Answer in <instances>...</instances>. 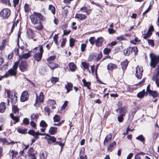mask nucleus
I'll return each instance as SVG.
<instances>
[{"label":"nucleus","mask_w":159,"mask_h":159,"mask_svg":"<svg viewBox=\"0 0 159 159\" xmlns=\"http://www.w3.org/2000/svg\"><path fill=\"white\" fill-rule=\"evenodd\" d=\"M34 14L30 16L32 23L34 24H37L40 23L41 20H43V16L40 13L34 12Z\"/></svg>","instance_id":"f257e3e1"},{"label":"nucleus","mask_w":159,"mask_h":159,"mask_svg":"<svg viewBox=\"0 0 159 159\" xmlns=\"http://www.w3.org/2000/svg\"><path fill=\"white\" fill-rule=\"evenodd\" d=\"M19 63V61H16L15 63L12 68L9 69L4 75L5 78L16 75L17 73V70Z\"/></svg>","instance_id":"f03ea898"},{"label":"nucleus","mask_w":159,"mask_h":159,"mask_svg":"<svg viewBox=\"0 0 159 159\" xmlns=\"http://www.w3.org/2000/svg\"><path fill=\"white\" fill-rule=\"evenodd\" d=\"M150 58V65L152 68H155L159 62V56L155 55L152 53L149 54Z\"/></svg>","instance_id":"7ed1b4c3"},{"label":"nucleus","mask_w":159,"mask_h":159,"mask_svg":"<svg viewBox=\"0 0 159 159\" xmlns=\"http://www.w3.org/2000/svg\"><path fill=\"white\" fill-rule=\"evenodd\" d=\"M7 94L8 98H11V102L13 104H15L17 102V97L16 95L17 93L14 92H13L11 93L10 91L7 90Z\"/></svg>","instance_id":"20e7f679"},{"label":"nucleus","mask_w":159,"mask_h":159,"mask_svg":"<svg viewBox=\"0 0 159 159\" xmlns=\"http://www.w3.org/2000/svg\"><path fill=\"white\" fill-rule=\"evenodd\" d=\"M39 50V52L36 53L33 56L34 59L38 62L39 61L41 60L42 57L43 53V47L42 46H40Z\"/></svg>","instance_id":"39448f33"},{"label":"nucleus","mask_w":159,"mask_h":159,"mask_svg":"<svg viewBox=\"0 0 159 159\" xmlns=\"http://www.w3.org/2000/svg\"><path fill=\"white\" fill-rule=\"evenodd\" d=\"M11 14V10L9 9L5 8L0 12V16L4 19H7Z\"/></svg>","instance_id":"423d86ee"},{"label":"nucleus","mask_w":159,"mask_h":159,"mask_svg":"<svg viewBox=\"0 0 159 159\" xmlns=\"http://www.w3.org/2000/svg\"><path fill=\"white\" fill-rule=\"evenodd\" d=\"M143 70L142 67L138 66L136 68L135 75L136 77L139 79L141 78Z\"/></svg>","instance_id":"0eeeda50"},{"label":"nucleus","mask_w":159,"mask_h":159,"mask_svg":"<svg viewBox=\"0 0 159 159\" xmlns=\"http://www.w3.org/2000/svg\"><path fill=\"white\" fill-rule=\"evenodd\" d=\"M36 99L35 103L34 104V105L35 106L36 103L38 102L40 103L41 102H43L44 99V95L43 93L42 92H41L39 94L38 97L37 94L36 93Z\"/></svg>","instance_id":"6e6552de"},{"label":"nucleus","mask_w":159,"mask_h":159,"mask_svg":"<svg viewBox=\"0 0 159 159\" xmlns=\"http://www.w3.org/2000/svg\"><path fill=\"white\" fill-rule=\"evenodd\" d=\"M28 67L27 63L26 61H22L19 64V67L22 72H25L27 70Z\"/></svg>","instance_id":"1a4fd4ad"},{"label":"nucleus","mask_w":159,"mask_h":159,"mask_svg":"<svg viewBox=\"0 0 159 159\" xmlns=\"http://www.w3.org/2000/svg\"><path fill=\"white\" fill-rule=\"evenodd\" d=\"M28 155L31 159H36L35 156V153L33 148H29L27 152Z\"/></svg>","instance_id":"9d476101"},{"label":"nucleus","mask_w":159,"mask_h":159,"mask_svg":"<svg viewBox=\"0 0 159 159\" xmlns=\"http://www.w3.org/2000/svg\"><path fill=\"white\" fill-rule=\"evenodd\" d=\"M26 36L29 39H32L34 37V31L30 28H28L26 30Z\"/></svg>","instance_id":"9b49d317"},{"label":"nucleus","mask_w":159,"mask_h":159,"mask_svg":"<svg viewBox=\"0 0 159 159\" xmlns=\"http://www.w3.org/2000/svg\"><path fill=\"white\" fill-rule=\"evenodd\" d=\"M45 139H47L49 144L54 143L56 140V138L54 136H51L48 134H45Z\"/></svg>","instance_id":"f8f14e48"},{"label":"nucleus","mask_w":159,"mask_h":159,"mask_svg":"<svg viewBox=\"0 0 159 159\" xmlns=\"http://www.w3.org/2000/svg\"><path fill=\"white\" fill-rule=\"evenodd\" d=\"M29 97V94L27 92L25 91L23 92L21 95L20 100L21 101L24 102L28 100Z\"/></svg>","instance_id":"ddd939ff"},{"label":"nucleus","mask_w":159,"mask_h":159,"mask_svg":"<svg viewBox=\"0 0 159 159\" xmlns=\"http://www.w3.org/2000/svg\"><path fill=\"white\" fill-rule=\"evenodd\" d=\"M103 42V39L102 37H98L95 41V45L97 46L101 47Z\"/></svg>","instance_id":"4468645a"},{"label":"nucleus","mask_w":159,"mask_h":159,"mask_svg":"<svg viewBox=\"0 0 159 159\" xmlns=\"http://www.w3.org/2000/svg\"><path fill=\"white\" fill-rule=\"evenodd\" d=\"M82 65V67L83 68V70H87V71L89 73H91V71L89 70V63H88L86 62H82L81 63Z\"/></svg>","instance_id":"2eb2a0df"},{"label":"nucleus","mask_w":159,"mask_h":159,"mask_svg":"<svg viewBox=\"0 0 159 159\" xmlns=\"http://www.w3.org/2000/svg\"><path fill=\"white\" fill-rule=\"evenodd\" d=\"M73 85L70 82H67V84L65 85V88L67 90L66 93H68L70 91L72 90Z\"/></svg>","instance_id":"dca6fc26"},{"label":"nucleus","mask_w":159,"mask_h":159,"mask_svg":"<svg viewBox=\"0 0 159 159\" xmlns=\"http://www.w3.org/2000/svg\"><path fill=\"white\" fill-rule=\"evenodd\" d=\"M86 17V15L82 14H76L75 16V18L79 19L81 20H84Z\"/></svg>","instance_id":"f3484780"},{"label":"nucleus","mask_w":159,"mask_h":159,"mask_svg":"<svg viewBox=\"0 0 159 159\" xmlns=\"http://www.w3.org/2000/svg\"><path fill=\"white\" fill-rule=\"evenodd\" d=\"M145 153L143 152H140L135 156L134 159H143Z\"/></svg>","instance_id":"a211bd4d"},{"label":"nucleus","mask_w":159,"mask_h":159,"mask_svg":"<svg viewBox=\"0 0 159 159\" xmlns=\"http://www.w3.org/2000/svg\"><path fill=\"white\" fill-rule=\"evenodd\" d=\"M112 136V135L111 134H109L106 136L103 142V144L104 145H106V143H107L109 142H110L111 141Z\"/></svg>","instance_id":"6ab92c4d"},{"label":"nucleus","mask_w":159,"mask_h":159,"mask_svg":"<svg viewBox=\"0 0 159 159\" xmlns=\"http://www.w3.org/2000/svg\"><path fill=\"white\" fill-rule=\"evenodd\" d=\"M80 159H87V156L84 154V149H82L80 153Z\"/></svg>","instance_id":"aec40b11"},{"label":"nucleus","mask_w":159,"mask_h":159,"mask_svg":"<svg viewBox=\"0 0 159 159\" xmlns=\"http://www.w3.org/2000/svg\"><path fill=\"white\" fill-rule=\"evenodd\" d=\"M6 109L5 103L2 102L0 103V112L2 113L4 112Z\"/></svg>","instance_id":"412c9836"},{"label":"nucleus","mask_w":159,"mask_h":159,"mask_svg":"<svg viewBox=\"0 0 159 159\" xmlns=\"http://www.w3.org/2000/svg\"><path fill=\"white\" fill-rule=\"evenodd\" d=\"M117 66L115 64L110 63L107 66V69L109 70H112L114 69H116Z\"/></svg>","instance_id":"4be33fe9"},{"label":"nucleus","mask_w":159,"mask_h":159,"mask_svg":"<svg viewBox=\"0 0 159 159\" xmlns=\"http://www.w3.org/2000/svg\"><path fill=\"white\" fill-rule=\"evenodd\" d=\"M19 56L20 59H22V58L27 59L30 57L31 55L30 53H27L24 54L22 55H20Z\"/></svg>","instance_id":"5701e85b"},{"label":"nucleus","mask_w":159,"mask_h":159,"mask_svg":"<svg viewBox=\"0 0 159 159\" xmlns=\"http://www.w3.org/2000/svg\"><path fill=\"white\" fill-rule=\"evenodd\" d=\"M119 112L121 114L120 115L124 116L125 114L127 112V108L124 107L120 108L119 109Z\"/></svg>","instance_id":"b1692460"},{"label":"nucleus","mask_w":159,"mask_h":159,"mask_svg":"<svg viewBox=\"0 0 159 159\" xmlns=\"http://www.w3.org/2000/svg\"><path fill=\"white\" fill-rule=\"evenodd\" d=\"M148 93L154 97H157L158 95L157 92L155 91L149 90H148Z\"/></svg>","instance_id":"393cba45"},{"label":"nucleus","mask_w":159,"mask_h":159,"mask_svg":"<svg viewBox=\"0 0 159 159\" xmlns=\"http://www.w3.org/2000/svg\"><path fill=\"white\" fill-rule=\"evenodd\" d=\"M69 68L70 70L74 71L75 70L76 68V66L75 64L73 62L70 63L69 64Z\"/></svg>","instance_id":"a878e982"},{"label":"nucleus","mask_w":159,"mask_h":159,"mask_svg":"<svg viewBox=\"0 0 159 159\" xmlns=\"http://www.w3.org/2000/svg\"><path fill=\"white\" fill-rule=\"evenodd\" d=\"M116 142L114 141L110 143L109 146L107 148V150L108 151H111L112 149L114 148V146L116 145Z\"/></svg>","instance_id":"bb28decb"},{"label":"nucleus","mask_w":159,"mask_h":159,"mask_svg":"<svg viewBox=\"0 0 159 159\" xmlns=\"http://www.w3.org/2000/svg\"><path fill=\"white\" fill-rule=\"evenodd\" d=\"M57 127H51L49 130V132L52 135L54 134L57 132Z\"/></svg>","instance_id":"cd10ccee"},{"label":"nucleus","mask_w":159,"mask_h":159,"mask_svg":"<svg viewBox=\"0 0 159 159\" xmlns=\"http://www.w3.org/2000/svg\"><path fill=\"white\" fill-rule=\"evenodd\" d=\"M82 82L85 87H86L87 88L89 89H90V88L89 87L91 84L90 82H87L86 80L85 79H83L82 80Z\"/></svg>","instance_id":"c85d7f7f"},{"label":"nucleus","mask_w":159,"mask_h":159,"mask_svg":"<svg viewBox=\"0 0 159 159\" xmlns=\"http://www.w3.org/2000/svg\"><path fill=\"white\" fill-rule=\"evenodd\" d=\"M128 65V62L127 61H123L121 64V68L123 70H125Z\"/></svg>","instance_id":"c756f323"},{"label":"nucleus","mask_w":159,"mask_h":159,"mask_svg":"<svg viewBox=\"0 0 159 159\" xmlns=\"http://www.w3.org/2000/svg\"><path fill=\"white\" fill-rule=\"evenodd\" d=\"M25 48L24 46H22L21 47H20L19 48H16L15 49L14 52L16 55L18 56L19 55V52L20 51V49L21 51L23 50Z\"/></svg>","instance_id":"7c9ffc66"},{"label":"nucleus","mask_w":159,"mask_h":159,"mask_svg":"<svg viewBox=\"0 0 159 159\" xmlns=\"http://www.w3.org/2000/svg\"><path fill=\"white\" fill-rule=\"evenodd\" d=\"M12 109L14 114H18L19 109L17 106L15 105H13L12 107Z\"/></svg>","instance_id":"2f4dec72"},{"label":"nucleus","mask_w":159,"mask_h":159,"mask_svg":"<svg viewBox=\"0 0 159 159\" xmlns=\"http://www.w3.org/2000/svg\"><path fill=\"white\" fill-rule=\"evenodd\" d=\"M10 152L12 154V158L11 159H13V158L16 157L18 153L17 152L13 150H11Z\"/></svg>","instance_id":"473e14b6"},{"label":"nucleus","mask_w":159,"mask_h":159,"mask_svg":"<svg viewBox=\"0 0 159 159\" xmlns=\"http://www.w3.org/2000/svg\"><path fill=\"white\" fill-rule=\"evenodd\" d=\"M56 58L55 56H52L50 57L48 59H47V62L48 63H50L52 62V61Z\"/></svg>","instance_id":"72a5a7b5"},{"label":"nucleus","mask_w":159,"mask_h":159,"mask_svg":"<svg viewBox=\"0 0 159 159\" xmlns=\"http://www.w3.org/2000/svg\"><path fill=\"white\" fill-rule=\"evenodd\" d=\"M48 66L52 70L54 69L57 67V65L55 64L54 63H48Z\"/></svg>","instance_id":"f704fd0d"},{"label":"nucleus","mask_w":159,"mask_h":159,"mask_svg":"<svg viewBox=\"0 0 159 159\" xmlns=\"http://www.w3.org/2000/svg\"><path fill=\"white\" fill-rule=\"evenodd\" d=\"M145 93V90L144 89L138 93L137 94V97L140 98H142L144 97Z\"/></svg>","instance_id":"c9c22d12"},{"label":"nucleus","mask_w":159,"mask_h":159,"mask_svg":"<svg viewBox=\"0 0 159 159\" xmlns=\"http://www.w3.org/2000/svg\"><path fill=\"white\" fill-rule=\"evenodd\" d=\"M38 25L34 26L35 28L38 30H41L43 29V26L41 24V22L40 23H38Z\"/></svg>","instance_id":"e433bc0d"},{"label":"nucleus","mask_w":159,"mask_h":159,"mask_svg":"<svg viewBox=\"0 0 159 159\" xmlns=\"http://www.w3.org/2000/svg\"><path fill=\"white\" fill-rule=\"evenodd\" d=\"M10 115L11 118L13 120L15 121V122H14V124L18 122L19 121V119L17 117L14 116L13 114H10Z\"/></svg>","instance_id":"4c0bfd02"},{"label":"nucleus","mask_w":159,"mask_h":159,"mask_svg":"<svg viewBox=\"0 0 159 159\" xmlns=\"http://www.w3.org/2000/svg\"><path fill=\"white\" fill-rule=\"evenodd\" d=\"M50 80L52 84L56 83L58 80V79L56 77H52L50 79Z\"/></svg>","instance_id":"58836bf2"},{"label":"nucleus","mask_w":159,"mask_h":159,"mask_svg":"<svg viewBox=\"0 0 159 159\" xmlns=\"http://www.w3.org/2000/svg\"><path fill=\"white\" fill-rule=\"evenodd\" d=\"M54 121V122H58L60 121V116L57 115H55L53 117Z\"/></svg>","instance_id":"ea45409f"},{"label":"nucleus","mask_w":159,"mask_h":159,"mask_svg":"<svg viewBox=\"0 0 159 159\" xmlns=\"http://www.w3.org/2000/svg\"><path fill=\"white\" fill-rule=\"evenodd\" d=\"M49 9L51 10L53 14H55V9L54 6L52 5H50L49 6Z\"/></svg>","instance_id":"a19ab883"},{"label":"nucleus","mask_w":159,"mask_h":159,"mask_svg":"<svg viewBox=\"0 0 159 159\" xmlns=\"http://www.w3.org/2000/svg\"><path fill=\"white\" fill-rule=\"evenodd\" d=\"M159 69H156V72L154 74L152 78H159Z\"/></svg>","instance_id":"79ce46f5"},{"label":"nucleus","mask_w":159,"mask_h":159,"mask_svg":"<svg viewBox=\"0 0 159 159\" xmlns=\"http://www.w3.org/2000/svg\"><path fill=\"white\" fill-rule=\"evenodd\" d=\"M64 9L63 11L64 13L66 15L68 12V10L70 8V7L68 6H65L62 8Z\"/></svg>","instance_id":"37998d69"},{"label":"nucleus","mask_w":159,"mask_h":159,"mask_svg":"<svg viewBox=\"0 0 159 159\" xmlns=\"http://www.w3.org/2000/svg\"><path fill=\"white\" fill-rule=\"evenodd\" d=\"M152 80L155 81L157 87L159 88V78H152Z\"/></svg>","instance_id":"c03bdc74"},{"label":"nucleus","mask_w":159,"mask_h":159,"mask_svg":"<svg viewBox=\"0 0 159 159\" xmlns=\"http://www.w3.org/2000/svg\"><path fill=\"white\" fill-rule=\"evenodd\" d=\"M40 126L43 128L46 127L48 126L47 124L44 120H42L40 123Z\"/></svg>","instance_id":"a18cd8bd"},{"label":"nucleus","mask_w":159,"mask_h":159,"mask_svg":"<svg viewBox=\"0 0 159 159\" xmlns=\"http://www.w3.org/2000/svg\"><path fill=\"white\" fill-rule=\"evenodd\" d=\"M40 157L41 159H46L47 157V155L45 153L43 152L40 154Z\"/></svg>","instance_id":"49530a36"},{"label":"nucleus","mask_w":159,"mask_h":159,"mask_svg":"<svg viewBox=\"0 0 159 159\" xmlns=\"http://www.w3.org/2000/svg\"><path fill=\"white\" fill-rule=\"evenodd\" d=\"M17 131L19 133L21 134H25L26 133L27 129H21L18 128L17 129Z\"/></svg>","instance_id":"de8ad7c7"},{"label":"nucleus","mask_w":159,"mask_h":159,"mask_svg":"<svg viewBox=\"0 0 159 159\" xmlns=\"http://www.w3.org/2000/svg\"><path fill=\"white\" fill-rule=\"evenodd\" d=\"M96 40L94 37H91L89 39V41L90 43L92 45H93L94 43L95 42Z\"/></svg>","instance_id":"09e8293b"},{"label":"nucleus","mask_w":159,"mask_h":159,"mask_svg":"<svg viewBox=\"0 0 159 159\" xmlns=\"http://www.w3.org/2000/svg\"><path fill=\"white\" fill-rule=\"evenodd\" d=\"M39 117V115L38 114H36L35 115H31L30 116V118L32 120H36Z\"/></svg>","instance_id":"8fccbe9b"},{"label":"nucleus","mask_w":159,"mask_h":159,"mask_svg":"<svg viewBox=\"0 0 159 159\" xmlns=\"http://www.w3.org/2000/svg\"><path fill=\"white\" fill-rule=\"evenodd\" d=\"M111 49L107 48H105L104 49L103 53L105 54H108L111 51Z\"/></svg>","instance_id":"3c124183"},{"label":"nucleus","mask_w":159,"mask_h":159,"mask_svg":"<svg viewBox=\"0 0 159 159\" xmlns=\"http://www.w3.org/2000/svg\"><path fill=\"white\" fill-rule=\"evenodd\" d=\"M75 40L73 38H70V47H73L74 45Z\"/></svg>","instance_id":"603ef678"},{"label":"nucleus","mask_w":159,"mask_h":159,"mask_svg":"<svg viewBox=\"0 0 159 159\" xmlns=\"http://www.w3.org/2000/svg\"><path fill=\"white\" fill-rule=\"evenodd\" d=\"M28 133L29 134L33 135L35 138V136H36V134H35V131L33 130H30L28 131Z\"/></svg>","instance_id":"864d4df0"},{"label":"nucleus","mask_w":159,"mask_h":159,"mask_svg":"<svg viewBox=\"0 0 159 159\" xmlns=\"http://www.w3.org/2000/svg\"><path fill=\"white\" fill-rule=\"evenodd\" d=\"M152 33L151 32H147V33L143 36V38L145 39L149 38L152 34Z\"/></svg>","instance_id":"5fc2aeb1"},{"label":"nucleus","mask_w":159,"mask_h":159,"mask_svg":"<svg viewBox=\"0 0 159 159\" xmlns=\"http://www.w3.org/2000/svg\"><path fill=\"white\" fill-rule=\"evenodd\" d=\"M80 11L83 12L87 13L88 10L86 7H83L80 8Z\"/></svg>","instance_id":"6e6d98bb"},{"label":"nucleus","mask_w":159,"mask_h":159,"mask_svg":"<svg viewBox=\"0 0 159 159\" xmlns=\"http://www.w3.org/2000/svg\"><path fill=\"white\" fill-rule=\"evenodd\" d=\"M102 57V54L101 52H99L98 55V56L96 59L97 61H99Z\"/></svg>","instance_id":"4d7b16f0"},{"label":"nucleus","mask_w":159,"mask_h":159,"mask_svg":"<svg viewBox=\"0 0 159 159\" xmlns=\"http://www.w3.org/2000/svg\"><path fill=\"white\" fill-rule=\"evenodd\" d=\"M86 47V44L85 43H82L81 46V50L82 52H84L85 50Z\"/></svg>","instance_id":"13d9d810"},{"label":"nucleus","mask_w":159,"mask_h":159,"mask_svg":"<svg viewBox=\"0 0 159 159\" xmlns=\"http://www.w3.org/2000/svg\"><path fill=\"white\" fill-rule=\"evenodd\" d=\"M133 52H134V54L136 55L138 53V50L136 47L135 46L132 47Z\"/></svg>","instance_id":"bf43d9fd"},{"label":"nucleus","mask_w":159,"mask_h":159,"mask_svg":"<svg viewBox=\"0 0 159 159\" xmlns=\"http://www.w3.org/2000/svg\"><path fill=\"white\" fill-rule=\"evenodd\" d=\"M24 124L26 125H28L29 124V120L27 118H24L23 121Z\"/></svg>","instance_id":"052dcab7"},{"label":"nucleus","mask_w":159,"mask_h":159,"mask_svg":"<svg viewBox=\"0 0 159 159\" xmlns=\"http://www.w3.org/2000/svg\"><path fill=\"white\" fill-rule=\"evenodd\" d=\"M48 103L50 105H54L56 104V102L53 100H49L48 101Z\"/></svg>","instance_id":"680f3d73"},{"label":"nucleus","mask_w":159,"mask_h":159,"mask_svg":"<svg viewBox=\"0 0 159 159\" xmlns=\"http://www.w3.org/2000/svg\"><path fill=\"white\" fill-rule=\"evenodd\" d=\"M123 116L121 115H120V116H118V120L119 122H122L124 119L123 118Z\"/></svg>","instance_id":"e2e57ef3"},{"label":"nucleus","mask_w":159,"mask_h":159,"mask_svg":"<svg viewBox=\"0 0 159 159\" xmlns=\"http://www.w3.org/2000/svg\"><path fill=\"white\" fill-rule=\"evenodd\" d=\"M136 111H137V110L136 109V108H134L132 110L130 113V114L131 115V116H132V117L134 116V115L135 114V113Z\"/></svg>","instance_id":"0e129e2a"},{"label":"nucleus","mask_w":159,"mask_h":159,"mask_svg":"<svg viewBox=\"0 0 159 159\" xmlns=\"http://www.w3.org/2000/svg\"><path fill=\"white\" fill-rule=\"evenodd\" d=\"M66 41V39L63 38L62 39L61 45V46L62 47H63L65 45Z\"/></svg>","instance_id":"69168bd1"},{"label":"nucleus","mask_w":159,"mask_h":159,"mask_svg":"<svg viewBox=\"0 0 159 159\" xmlns=\"http://www.w3.org/2000/svg\"><path fill=\"white\" fill-rule=\"evenodd\" d=\"M108 30L110 34H113L115 33V30L112 28H109Z\"/></svg>","instance_id":"338daca9"},{"label":"nucleus","mask_w":159,"mask_h":159,"mask_svg":"<svg viewBox=\"0 0 159 159\" xmlns=\"http://www.w3.org/2000/svg\"><path fill=\"white\" fill-rule=\"evenodd\" d=\"M136 138L137 139H138L141 141H143L144 140V138L142 135H140L137 137Z\"/></svg>","instance_id":"774afa93"}]
</instances>
